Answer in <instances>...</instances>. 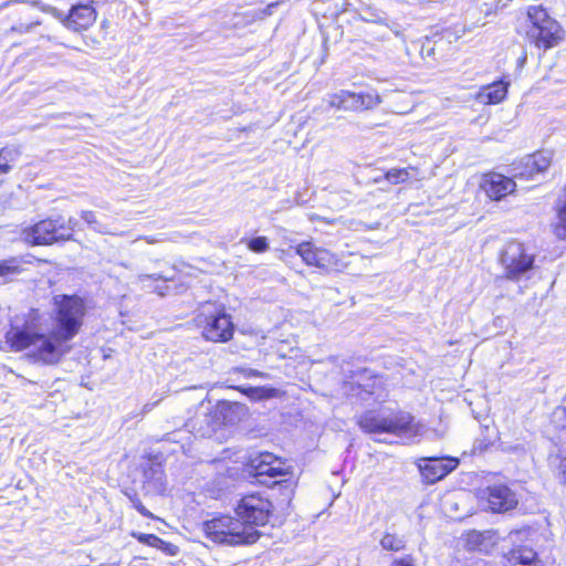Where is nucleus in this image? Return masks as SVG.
I'll use <instances>...</instances> for the list:
<instances>
[{"label": "nucleus", "mask_w": 566, "mask_h": 566, "mask_svg": "<svg viewBox=\"0 0 566 566\" xmlns=\"http://www.w3.org/2000/svg\"><path fill=\"white\" fill-rule=\"evenodd\" d=\"M56 222L59 226H62L63 229H61L62 234H64L65 239L63 241H70L73 239V232L78 226V221L75 218H69L67 220H64L62 217L56 218Z\"/></svg>", "instance_id": "obj_30"}, {"label": "nucleus", "mask_w": 566, "mask_h": 566, "mask_svg": "<svg viewBox=\"0 0 566 566\" xmlns=\"http://www.w3.org/2000/svg\"><path fill=\"white\" fill-rule=\"evenodd\" d=\"M459 460L455 458H423L418 463L422 479L433 484L457 469Z\"/></svg>", "instance_id": "obj_12"}, {"label": "nucleus", "mask_w": 566, "mask_h": 566, "mask_svg": "<svg viewBox=\"0 0 566 566\" xmlns=\"http://www.w3.org/2000/svg\"><path fill=\"white\" fill-rule=\"evenodd\" d=\"M197 324L202 328V336L210 342L226 343L233 336L234 326L231 316L222 305L206 303L197 315Z\"/></svg>", "instance_id": "obj_6"}, {"label": "nucleus", "mask_w": 566, "mask_h": 566, "mask_svg": "<svg viewBox=\"0 0 566 566\" xmlns=\"http://www.w3.org/2000/svg\"><path fill=\"white\" fill-rule=\"evenodd\" d=\"M238 390L255 401L272 399L280 394L279 389L272 387H238Z\"/></svg>", "instance_id": "obj_22"}, {"label": "nucleus", "mask_w": 566, "mask_h": 566, "mask_svg": "<svg viewBox=\"0 0 566 566\" xmlns=\"http://www.w3.org/2000/svg\"><path fill=\"white\" fill-rule=\"evenodd\" d=\"M132 502H133V505L134 507L143 515V516H146V517H151L153 514L143 505V503L140 502V500L138 499H132Z\"/></svg>", "instance_id": "obj_35"}, {"label": "nucleus", "mask_w": 566, "mask_h": 566, "mask_svg": "<svg viewBox=\"0 0 566 566\" xmlns=\"http://www.w3.org/2000/svg\"><path fill=\"white\" fill-rule=\"evenodd\" d=\"M174 277L163 274H139L137 276V281L143 284L145 289H148L150 292H154V287L158 281L168 282Z\"/></svg>", "instance_id": "obj_29"}, {"label": "nucleus", "mask_w": 566, "mask_h": 566, "mask_svg": "<svg viewBox=\"0 0 566 566\" xmlns=\"http://www.w3.org/2000/svg\"><path fill=\"white\" fill-rule=\"evenodd\" d=\"M55 325L44 333L32 311L22 325L11 324L6 340L15 352L27 350L28 358L43 365H56L71 350L67 344L77 335L83 324L85 305L76 295H56Z\"/></svg>", "instance_id": "obj_1"}, {"label": "nucleus", "mask_w": 566, "mask_h": 566, "mask_svg": "<svg viewBox=\"0 0 566 566\" xmlns=\"http://www.w3.org/2000/svg\"><path fill=\"white\" fill-rule=\"evenodd\" d=\"M526 54L524 53L518 60H517V64L520 67H523L524 63L526 62Z\"/></svg>", "instance_id": "obj_39"}, {"label": "nucleus", "mask_w": 566, "mask_h": 566, "mask_svg": "<svg viewBox=\"0 0 566 566\" xmlns=\"http://www.w3.org/2000/svg\"><path fill=\"white\" fill-rule=\"evenodd\" d=\"M248 248L252 252L262 253L269 249V242L265 237H255L248 241Z\"/></svg>", "instance_id": "obj_32"}, {"label": "nucleus", "mask_w": 566, "mask_h": 566, "mask_svg": "<svg viewBox=\"0 0 566 566\" xmlns=\"http://www.w3.org/2000/svg\"><path fill=\"white\" fill-rule=\"evenodd\" d=\"M273 510L272 503L258 493L244 495L235 506L238 521L251 531H255V526H263L268 523L270 514Z\"/></svg>", "instance_id": "obj_8"}, {"label": "nucleus", "mask_w": 566, "mask_h": 566, "mask_svg": "<svg viewBox=\"0 0 566 566\" xmlns=\"http://www.w3.org/2000/svg\"><path fill=\"white\" fill-rule=\"evenodd\" d=\"M172 436H174V433H167L166 440L174 441Z\"/></svg>", "instance_id": "obj_40"}, {"label": "nucleus", "mask_w": 566, "mask_h": 566, "mask_svg": "<svg viewBox=\"0 0 566 566\" xmlns=\"http://www.w3.org/2000/svg\"><path fill=\"white\" fill-rule=\"evenodd\" d=\"M530 22L526 36L538 50H551L564 40L565 32L557 20L543 6H530L526 11Z\"/></svg>", "instance_id": "obj_3"}, {"label": "nucleus", "mask_w": 566, "mask_h": 566, "mask_svg": "<svg viewBox=\"0 0 566 566\" xmlns=\"http://www.w3.org/2000/svg\"><path fill=\"white\" fill-rule=\"evenodd\" d=\"M559 478L566 484V459H562L558 465Z\"/></svg>", "instance_id": "obj_38"}, {"label": "nucleus", "mask_w": 566, "mask_h": 566, "mask_svg": "<svg viewBox=\"0 0 566 566\" xmlns=\"http://www.w3.org/2000/svg\"><path fill=\"white\" fill-rule=\"evenodd\" d=\"M61 229L63 227L59 226L56 219L48 218L24 228L21 237L27 243L32 245H50L66 238L62 234Z\"/></svg>", "instance_id": "obj_11"}, {"label": "nucleus", "mask_w": 566, "mask_h": 566, "mask_svg": "<svg viewBox=\"0 0 566 566\" xmlns=\"http://www.w3.org/2000/svg\"><path fill=\"white\" fill-rule=\"evenodd\" d=\"M507 86L509 83H504L503 81L494 82L484 86L478 97L480 102L485 104L501 103L507 94Z\"/></svg>", "instance_id": "obj_18"}, {"label": "nucleus", "mask_w": 566, "mask_h": 566, "mask_svg": "<svg viewBox=\"0 0 566 566\" xmlns=\"http://www.w3.org/2000/svg\"><path fill=\"white\" fill-rule=\"evenodd\" d=\"M482 533L473 531L468 536V545L470 548L475 549L478 544L482 541Z\"/></svg>", "instance_id": "obj_34"}, {"label": "nucleus", "mask_w": 566, "mask_h": 566, "mask_svg": "<svg viewBox=\"0 0 566 566\" xmlns=\"http://www.w3.org/2000/svg\"><path fill=\"white\" fill-rule=\"evenodd\" d=\"M514 178H507L500 174H492L484 178L482 188L492 200H501L515 189Z\"/></svg>", "instance_id": "obj_17"}, {"label": "nucleus", "mask_w": 566, "mask_h": 566, "mask_svg": "<svg viewBox=\"0 0 566 566\" xmlns=\"http://www.w3.org/2000/svg\"><path fill=\"white\" fill-rule=\"evenodd\" d=\"M249 468L250 474H252L260 484L268 488H273L285 481L284 478L290 474L281 459L274 457L272 453H261L251 459Z\"/></svg>", "instance_id": "obj_9"}, {"label": "nucleus", "mask_w": 566, "mask_h": 566, "mask_svg": "<svg viewBox=\"0 0 566 566\" xmlns=\"http://www.w3.org/2000/svg\"><path fill=\"white\" fill-rule=\"evenodd\" d=\"M20 155L21 150L17 146H7L0 149V185L3 182V177L11 171Z\"/></svg>", "instance_id": "obj_19"}, {"label": "nucleus", "mask_w": 566, "mask_h": 566, "mask_svg": "<svg viewBox=\"0 0 566 566\" xmlns=\"http://www.w3.org/2000/svg\"><path fill=\"white\" fill-rule=\"evenodd\" d=\"M143 471V488L147 493L161 494L165 491V474L164 468L158 462L150 460L144 462L142 465Z\"/></svg>", "instance_id": "obj_16"}, {"label": "nucleus", "mask_w": 566, "mask_h": 566, "mask_svg": "<svg viewBox=\"0 0 566 566\" xmlns=\"http://www.w3.org/2000/svg\"><path fill=\"white\" fill-rule=\"evenodd\" d=\"M203 531L211 541L229 545L252 544L260 537V532L228 515L205 522Z\"/></svg>", "instance_id": "obj_5"}, {"label": "nucleus", "mask_w": 566, "mask_h": 566, "mask_svg": "<svg viewBox=\"0 0 566 566\" xmlns=\"http://www.w3.org/2000/svg\"><path fill=\"white\" fill-rule=\"evenodd\" d=\"M359 428L369 434L391 433L403 437H417L422 433L423 426L405 411L384 415L376 411H366L358 421Z\"/></svg>", "instance_id": "obj_2"}, {"label": "nucleus", "mask_w": 566, "mask_h": 566, "mask_svg": "<svg viewBox=\"0 0 566 566\" xmlns=\"http://www.w3.org/2000/svg\"><path fill=\"white\" fill-rule=\"evenodd\" d=\"M8 19L12 21L11 25L4 31L7 38L22 36L36 33V29L42 24L38 18H32L27 8L13 10Z\"/></svg>", "instance_id": "obj_14"}, {"label": "nucleus", "mask_w": 566, "mask_h": 566, "mask_svg": "<svg viewBox=\"0 0 566 566\" xmlns=\"http://www.w3.org/2000/svg\"><path fill=\"white\" fill-rule=\"evenodd\" d=\"M535 558L536 553L534 552V549L526 546L512 549L507 556V560L511 566H531Z\"/></svg>", "instance_id": "obj_21"}, {"label": "nucleus", "mask_w": 566, "mask_h": 566, "mask_svg": "<svg viewBox=\"0 0 566 566\" xmlns=\"http://www.w3.org/2000/svg\"><path fill=\"white\" fill-rule=\"evenodd\" d=\"M360 19L369 23L387 24L385 12L374 7H366L359 14Z\"/></svg>", "instance_id": "obj_27"}, {"label": "nucleus", "mask_w": 566, "mask_h": 566, "mask_svg": "<svg viewBox=\"0 0 566 566\" xmlns=\"http://www.w3.org/2000/svg\"><path fill=\"white\" fill-rule=\"evenodd\" d=\"M551 165V158L543 151L522 158L512 165L514 179L533 180L536 175L544 172Z\"/></svg>", "instance_id": "obj_13"}, {"label": "nucleus", "mask_w": 566, "mask_h": 566, "mask_svg": "<svg viewBox=\"0 0 566 566\" xmlns=\"http://www.w3.org/2000/svg\"><path fill=\"white\" fill-rule=\"evenodd\" d=\"M410 177V172L408 168H392L388 170L385 175V178L394 185L405 182Z\"/></svg>", "instance_id": "obj_31"}, {"label": "nucleus", "mask_w": 566, "mask_h": 566, "mask_svg": "<svg viewBox=\"0 0 566 566\" xmlns=\"http://www.w3.org/2000/svg\"><path fill=\"white\" fill-rule=\"evenodd\" d=\"M133 536L142 544L159 548L161 551H167L169 554L174 555L175 546L170 543L165 542L160 537L155 534H143V533H133Z\"/></svg>", "instance_id": "obj_25"}, {"label": "nucleus", "mask_w": 566, "mask_h": 566, "mask_svg": "<svg viewBox=\"0 0 566 566\" xmlns=\"http://www.w3.org/2000/svg\"><path fill=\"white\" fill-rule=\"evenodd\" d=\"M239 371L245 378H251V377H260V378H263V379H269L270 378L269 374L263 373V371H259V370L252 369V368H240Z\"/></svg>", "instance_id": "obj_33"}, {"label": "nucleus", "mask_w": 566, "mask_h": 566, "mask_svg": "<svg viewBox=\"0 0 566 566\" xmlns=\"http://www.w3.org/2000/svg\"><path fill=\"white\" fill-rule=\"evenodd\" d=\"M489 507L493 512H506L517 505L515 493L506 485L496 484L485 490Z\"/></svg>", "instance_id": "obj_15"}, {"label": "nucleus", "mask_w": 566, "mask_h": 566, "mask_svg": "<svg viewBox=\"0 0 566 566\" xmlns=\"http://www.w3.org/2000/svg\"><path fill=\"white\" fill-rule=\"evenodd\" d=\"M81 218L87 223L91 230L101 233V234H109V235H119L120 233L112 230L107 224L103 223L98 220L96 213L91 210L81 211Z\"/></svg>", "instance_id": "obj_23"}, {"label": "nucleus", "mask_w": 566, "mask_h": 566, "mask_svg": "<svg viewBox=\"0 0 566 566\" xmlns=\"http://www.w3.org/2000/svg\"><path fill=\"white\" fill-rule=\"evenodd\" d=\"M499 261L504 270V277L516 282L534 269L535 254L524 243L513 240L503 247Z\"/></svg>", "instance_id": "obj_7"}, {"label": "nucleus", "mask_w": 566, "mask_h": 566, "mask_svg": "<svg viewBox=\"0 0 566 566\" xmlns=\"http://www.w3.org/2000/svg\"><path fill=\"white\" fill-rule=\"evenodd\" d=\"M23 271L22 261L15 258L0 262V277L4 282L11 281L14 276L21 274Z\"/></svg>", "instance_id": "obj_26"}, {"label": "nucleus", "mask_w": 566, "mask_h": 566, "mask_svg": "<svg viewBox=\"0 0 566 566\" xmlns=\"http://www.w3.org/2000/svg\"><path fill=\"white\" fill-rule=\"evenodd\" d=\"M380 545L386 551L399 552L405 548L406 542L398 535L387 533L380 539Z\"/></svg>", "instance_id": "obj_28"}, {"label": "nucleus", "mask_w": 566, "mask_h": 566, "mask_svg": "<svg viewBox=\"0 0 566 566\" xmlns=\"http://www.w3.org/2000/svg\"><path fill=\"white\" fill-rule=\"evenodd\" d=\"M389 566H415L413 559L411 556H406L403 558H396Z\"/></svg>", "instance_id": "obj_36"}, {"label": "nucleus", "mask_w": 566, "mask_h": 566, "mask_svg": "<svg viewBox=\"0 0 566 566\" xmlns=\"http://www.w3.org/2000/svg\"><path fill=\"white\" fill-rule=\"evenodd\" d=\"M316 268L321 269L326 273L339 272L343 268V263L336 254L322 248L318 255Z\"/></svg>", "instance_id": "obj_20"}, {"label": "nucleus", "mask_w": 566, "mask_h": 566, "mask_svg": "<svg viewBox=\"0 0 566 566\" xmlns=\"http://www.w3.org/2000/svg\"><path fill=\"white\" fill-rule=\"evenodd\" d=\"M321 249L322 248L315 247L310 241H304L296 247V254H298L307 265L316 266Z\"/></svg>", "instance_id": "obj_24"}, {"label": "nucleus", "mask_w": 566, "mask_h": 566, "mask_svg": "<svg viewBox=\"0 0 566 566\" xmlns=\"http://www.w3.org/2000/svg\"><path fill=\"white\" fill-rule=\"evenodd\" d=\"M380 97L373 93H355L342 90L327 96L329 107L346 112H363L380 104Z\"/></svg>", "instance_id": "obj_10"}, {"label": "nucleus", "mask_w": 566, "mask_h": 566, "mask_svg": "<svg viewBox=\"0 0 566 566\" xmlns=\"http://www.w3.org/2000/svg\"><path fill=\"white\" fill-rule=\"evenodd\" d=\"M168 292V286L166 285V282H163L161 284L156 283V286L154 287V293H157L160 296H165Z\"/></svg>", "instance_id": "obj_37"}, {"label": "nucleus", "mask_w": 566, "mask_h": 566, "mask_svg": "<svg viewBox=\"0 0 566 566\" xmlns=\"http://www.w3.org/2000/svg\"><path fill=\"white\" fill-rule=\"evenodd\" d=\"M18 3L30 4L39 8L41 11L60 20L66 29L73 32L87 30L96 20V11L88 4L73 6L70 9L69 14L65 15L57 8L45 4L41 0H7L0 4V11Z\"/></svg>", "instance_id": "obj_4"}]
</instances>
